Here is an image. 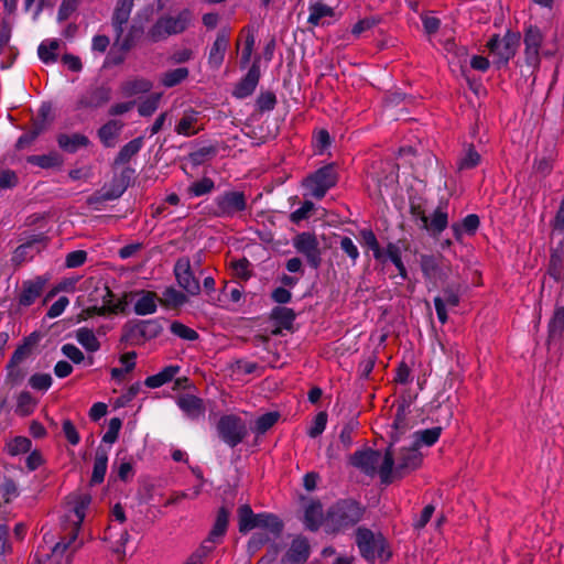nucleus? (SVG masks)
<instances>
[{
  "instance_id": "obj_1",
  "label": "nucleus",
  "mask_w": 564,
  "mask_h": 564,
  "mask_svg": "<svg viewBox=\"0 0 564 564\" xmlns=\"http://www.w3.org/2000/svg\"><path fill=\"white\" fill-rule=\"evenodd\" d=\"M238 519L241 533L258 530L248 543L250 551H256L271 539L278 538L283 530V523L276 516L267 512L254 513L249 505L239 507Z\"/></svg>"
},
{
  "instance_id": "obj_2",
  "label": "nucleus",
  "mask_w": 564,
  "mask_h": 564,
  "mask_svg": "<svg viewBox=\"0 0 564 564\" xmlns=\"http://www.w3.org/2000/svg\"><path fill=\"white\" fill-rule=\"evenodd\" d=\"M364 509L354 500H340L334 503L324 519L327 532L337 533L354 527L360 521Z\"/></svg>"
},
{
  "instance_id": "obj_3",
  "label": "nucleus",
  "mask_w": 564,
  "mask_h": 564,
  "mask_svg": "<svg viewBox=\"0 0 564 564\" xmlns=\"http://www.w3.org/2000/svg\"><path fill=\"white\" fill-rule=\"evenodd\" d=\"M350 463L367 475H373L378 470L382 482H391L393 455L390 451L383 457L377 451H358L351 456Z\"/></svg>"
},
{
  "instance_id": "obj_4",
  "label": "nucleus",
  "mask_w": 564,
  "mask_h": 564,
  "mask_svg": "<svg viewBox=\"0 0 564 564\" xmlns=\"http://www.w3.org/2000/svg\"><path fill=\"white\" fill-rule=\"evenodd\" d=\"M90 497L86 494L70 496L66 502V519L72 524L67 542L61 541L53 549L54 554L64 553L77 539V533L84 521Z\"/></svg>"
},
{
  "instance_id": "obj_5",
  "label": "nucleus",
  "mask_w": 564,
  "mask_h": 564,
  "mask_svg": "<svg viewBox=\"0 0 564 564\" xmlns=\"http://www.w3.org/2000/svg\"><path fill=\"white\" fill-rule=\"evenodd\" d=\"M193 21V13L189 9H184L175 15L161 17L148 31V37L151 42H160L171 35H177L188 29Z\"/></svg>"
},
{
  "instance_id": "obj_6",
  "label": "nucleus",
  "mask_w": 564,
  "mask_h": 564,
  "mask_svg": "<svg viewBox=\"0 0 564 564\" xmlns=\"http://www.w3.org/2000/svg\"><path fill=\"white\" fill-rule=\"evenodd\" d=\"M356 543L362 557L369 562H375L376 560L387 561L391 555L386 547V540L380 532L358 528Z\"/></svg>"
},
{
  "instance_id": "obj_7",
  "label": "nucleus",
  "mask_w": 564,
  "mask_h": 564,
  "mask_svg": "<svg viewBox=\"0 0 564 564\" xmlns=\"http://www.w3.org/2000/svg\"><path fill=\"white\" fill-rule=\"evenodd\" d=\"M134 0H119L112 15V26L116 32L115 45L123 52L129 51L134 41L133 30L124 34V25L127 24L133 7Z\"/></svg>"
},
{
  "instance_id": "obj_8",
  "label": "nucleus",
  "mask_w": 564,
  "mask_h": 564,
  "mask_svg": "<svg viewBox=\"0 0 564 564\" xmlns=\"http://www.w3.org/2000/svg\"><path fill=\"white\" fill-rule=\"evenodd\" d=\"M336 182L337 175L334 166L326 165L307 176L303 185L308 189L311 196L321 199L329 188L335 186Z\"/></svg>"
},
{
  "instance_id": "obj_9",
  "label": "nucleus",
  "mask_w": 564,
  "mask_h": 564,
  "mask_svg": "<svg viewBox=\"0 0 564 564\" xmlns=\"http://www.w3.org/2000/svg\"><path fill=\"white\" fill-rule=\"evenodd\" d=\"M519 44L520 34L508 31L501 37L494 35L488 42V48L498 63L506 64L516 55Z\"/></svg>"
},
{
  "instance_id": "obj_10",
  "label": "nucleus",
  "mask_w": 564,
  "mask_h": 564,
  "mask_svg": "<svg viewBox=\"0 0 564 564\" xmlns=\"http://www.w3.org/2000/svg\"><path fill=\"white\" fill-rule=\"evenodd\" d=\"M218 432L227 445L235 447L246 437L247 426L239 416L225 415L218 422Z\"/></svg>"
},
{
  "instance_id": "obj_11",
  "label": "nucleus",
  "mask_w": 564,
  "mask_h": 564,
  "mask_svg": "<svg viewBox=\"0 0 564 564\" xmlns=\"http://www.w3.org/2000/svg\"><path fill=\"white\" fill-rule=\"evenodd\" d=\"M423 276L432 286H437L447 280L449 265L445 264L440 257L422 256L420 260Z\"/></svg>"
},
{
  "instance_id": "obj_12",
  "label": "nucleus",
  "mask_w": 564,
  "mask_h": 564,
  "mask_svg": "<svg viewBox=\"0 0 564 564\" xmlns=\"http://www.w3.org/2000/svg\"><path fill=\"white\" fill-rule=\"evenodd\" d=\"M460 302V286L447 285L443 289L442 294L434 297V306L437 319L441 324L448 321L447 308L458 306Z\"/></svg>"
},
{
  "instance_id": "obj_13",
  "label": "nucleus",
  "mask_w": 564,
  "mask_h": 564,
  "mask_svg": "<svg viewBox=\"0 0 564 564\" xmlns=\"http://www.w3.org/2000/svg\"><path fill=\"white\" fill-rule=\"evenodd\" d=\"M293 246L297 252L302 253L307 262L317 268L321 263V250L317 238L310 232H302L293 240Z\"/></svg>"
},
{
  "instance_id": "obj_14",
  "label": "nucleus",
  "mask_w": 564,
  "mask_h": 564,
  "mask_svg": "<svg viewBox=\"0 0 564 564\" xmlns=\"http://www.w3.org/2000/svg\"><path fill=\"white\" fill-rule=\"evenodd\" d=\"M216 215L217 216H232L238 212L246 209L247 203L243 193L241 192H226L215 199Z\"/></svg>"
},
{
  "instance_id": "obj_15",
  "label": "nucleus",
  "mask_w": 564,
  "mask_h": 564,
  "mask_svg": "<svg viewBox=\"0 0 564 564\" xmlns=\"http://www.w3.org/2000/svg\"><path fill=\"white\" fill-rule=\"evenodd\" d=\"M524 56L525 63L538 68L540 65V51L543 42V34L536 26H530L524 33Z\"/></svg>"
},
{
  "instance_id": "obj_16",
  "label": "nucleus",
  "mask_w": 564,
  "mask_h": 564,
  "mask_svg": "<svg viewBox=\"0 0 564 564\" xmlns=\"http://www.w3.org/2000/svg\"><path fill=\"white\" fill-rule=\"evenodd\" d=\"M174 272L177 283L181 288H183L191 295L198 294L200 289L199 282L195 279L188 260H178L174 267Z\"/></svg>"
},
{
  "instance_id": "obj_17",
  "label": "nucleus",
  "mask_w": 564,
  "mask_h": 564,
  "mask_svg": "<svg viewBox=\"0 0 564 564\" xmlns=\"http://www.w3.org/2000/svg\"><path fill=\"white\" fill-rule=\"evenodd\" d=\"M46 283L47 278L44 276H36L32 280L24 281L18 297L19 305L23 307L31 306L41 295Z\"/></svg>"
},
{
  "instance_id": "obj_18",
  "label": "nucleus",
  "mask_w": 564,
  "mask_h": 564,
  "mask_svg": "<svg viewBox=\"0 0 564 564\" xmlns=\"http://www.w3.org/2000/svg\"><path fill=\"white\" fill-rule=\"evenodd\" d=\"M104 540L108 543L109 549L121 557L126 553L129 533L123 527L111 524L107 528Z\"/></svg>"
},
{
  "instance_id": "obj_19",
  "label": "nucleus",
  "mask_w": 564,
  "mask_h": 564,
  "mask_svg": "<svg viewBox=\"0 0 564 564\" xmlns=\"http://www.w3.org/2000/svg\"><path fill=\"white\" fill-rule=\"evenodd\" d=\"M422 463V455L419 449L410 444L409 447H403L398 457L395 473L399 475L406 474L416 469Z\"/></svg>"
},
{
  "instance_id": "obj_20",
  "label": "nucleus",
  "mask_w": 564,
  "mask_h": 564,
  "mask_svg": "<svg viewBox=\"0 0 564 564\" xmlns=\"http://www.w3.org/2000/svg\"><path fill=\"white\" fill-rule=\"evenodd\" d=\"M310 555V545L305 538L297 536L293 540L285 556L282 558V564H302Z\"/></svg>"
},
{
  "instance_id": "obj_21",
  "label": "nucleus",
  "mask_w": 564,
  "mask_h": 564,
  "mask_svg": "<svg viewBox=\"0 0 564 564\" xmlns=\"http://www.w3.org/2000/svg\"><path fill=\"white\" fill-rule=\"evenodd\" d=\"M260 69L258 64H253L246 76L237 84L234 89V96L237 98H246L250 96L259 83Z\"/></svg>"
},
{
  "instance_id": "obj_22",
  "label": "nucleus",
  "mask_w": 564,
  "mask_h": 564,
  "mask_svg": "<svg viewBox=\"0 0 564 564\" xmlns=\"http://www.w3.org/2000/svg\"><path fill=\"white\" fill-rule=\"evenodd\" d=\"M228 46H229L228 35L225 32L219 33L216 36V40L214 41V43L209 50V53H208V65L212 68L218 69L221 66V64L225 59V55L228 50Z\"/></svg>"
},
{
  "instance_id": "obj_23",
  "label": "nucleus",
  "mask_w": 564,
  "mask_h": 564,
  "mask_svg": "<svg viewBox=\"0 0 564 564\" xmlns=\"http://www.w3.org/2000/svg\"><path fill=\"white\" fill-rule=\"evenodd\" d=\"M335 17V11L332 7L317 1L310 6V15L307 22L313 26L329 24Z\"/></svg>"
},
{
  "instance_id": "obj_24",
  "label": "nucleus",
  "mask_w": 564,
  "mask_h": 564,
  "mask_svg": "<svg viewBox=\"0 0 564 564\" xmlns=\"http://www.w3.org/2000/svg\"><path fill=\"white\" fill-rule=\"evenodd\" d=\"M176 403L183 413L192 420L198 419L205 413L203 400L193 394L180 397Z\"/></svg>"
},
{
  "instance_id": "obj_25",
  "label": "nucleus",
  "mask_w": 564,
  "mask_h": 564,
  "mask_svg": "<svg viewBox=\"0 0 564 564\" xmlns=\"http://www.w3.org/2000/svg\"><path fill=\"white\" fill-rule=\"evenodd\" d=\"M89 143V139L82 133H61L57 135L58 147L67 153H75L80 148L88 147Z\"/></svg>"
},
{
  "instance_id": "obj_26",
  "label": "nucleus",
  "mask_w": 564,
  "mask_h": 564,
  "mask_svg": "<svg viewBox=\"0 0 564 564\" xmlns=\"http://www.w3.org/2000/svg\"><path fill=\"white\" fill-rule=\"evenodd\" d=\"M174 130L177 134L184 137H192L198 133L202 130V127L198 124V112L194 110L185 111Z\"/></svg>"
},
{
  "instance_id": "obj_27",
  "label": "nucleus",
  "mask_w": 564,
  "mask_h": 564,
  "mask_svg": "<svg viewBox=\"0 0 564 564\" xmlns=\"http://www.w3.org/2000/svg\"><path fill=\"white\" fill-rule=\"evenodd\" d=\"M123 128V123L119 120H109L98 130L100 142L106 148H112Z\"/></svg>"
},
{
  "instance_id": "obj_28",
  "label": "nucleus",
  "mask_w": 564,
  "mask_h": 564,
  "mask_svg": "<svg viewBox=\"0 0 564 564\" xmlns=\"http://www.w3.org/2000/svg\"><path fill=\"white\" fill-rule=\"evenodd\" d=\"M111 98L110 89L107 87H96L89 90L80 100L85 108H99L106 105Z\"/></svg>"
},
{
  "instance_id": "obj_29",
  "label": "nucleus",
  "mask_w": 564,
  "mask_h": 564,
  "mask_svg": "<svg viewBox=\"0 0 564 564\" xmlns=\"http://www.w3.org/2000/svg\"><path fill=\"white\" fill-rule=\"evenodd\" d=\"M180 370L181 367L177 365L166 366L158 373L149 376L145 379L144 384L151 389L160 388L165 383L172 381V379L180 372Z\"/></svg>"
},
{
  "instance_id": "obj_30",
  "label": "nucleus",
  "mask_w": 564,
  "mask_h": 564,
  "mask_svg": "<svg viewBox=\"0 0 564 564\" xmlns=\"http://www.w3.org/2000/svg\"><path fill=\"white\" fill-rule=\"evenodd\" d=\"M152 88V83L145 78H133L126 80L120 85L121 96L130 98L139 94L148 93Z\"/></svg>"
},
{
  "instance_id": "obj_31",
  "label": "nucleus",
  "mask_w": 564,
  "mask_h": 564,
  "mask_svg": "<svg viewBox=\"0 0 564 564\" xmlns=\"http://www.w3.org/2000/svg\"><path fill=\"white\" fill-rule=\"evenodd\" d=\"M323 508L317 501L308 503L304 512L305 527L312 531H316L321 525L324 527Z\"/></svg>"
},
{
  "instance_id": "obj_32",
  "label": "nucleus",
  "mask_w": 564,
  "mask_h": 564,
  "mask_svg": "<svg viewBox=\"0 0 564 564\" xmlns=\"http://www.w3.org/2000/svg\"><path fill=\"white\" fill-rule=\"evenodd\" d=\"M156 307V295L150 291L142 292L134 303V312L138 315L153 314Z\"/></svg>"
},
{
  "instance_id": "obj_33",
  "label": "nucleus",
  "mask_w": 564,
  "mask_h": 564,
  "mask_svg": "<svg viewBox=\"0 0 564 564\" xmlns=\"http://www.w3.org/2000/svg\"><path fill=\"white\" fill-rule=\"evenodd\" d=\"M442 429L440 426L417 431L413 434V441L411 442V444L415 446L417 449L422 445L432 446L438 441Z\"/></svg>"
},
{
  "instance_id": "obj_34",
  "label": "nucleus",
  "mask_w": 564,
  "mask_h": 564,
  "mask_svg": "<svg viewBox=\"0 0 564 564\" xmlns=\"http://www.w3.org/2000/svg\"><path fill=\"white\" fill-rule=\"evenodd\" d=\"M143 147V138L139 137L131 141H129L127 144H124L121 150L119 151L115 163L117 165H122L128 163Z\"/></svg>"
},
{
  "instance_id": "obj_35",
  "label": "nucleus",
  "mask_w": 564,
  "mask_h": 564,
  "mask_svg": "<svg viewBox=\"0 0 564 564\" xmlns=\"http://www.w3.org/2000/svg\"><path fill=\"white\" fill-rule=\"evenodd\" d=\"M229 521V512L226 508H220L217 512V517L213 529L209 533L210 542H218L226 533Z\"/></svg>"
},
{
  "instance_id": "obj_36",
  "label": "nucleus",
  "mask_w": 564,
  "mask_h": 564,
  "mask_svg": "<svg viewBox=\"0 0 564 564\" xmlns=\"http://www.w3.org/2000/svg\"><path fill=\"white\" fill-rule=\"evenodd\" d=\"M58 40H45L37 47L40 59L45 64H52L57 61Z\"/></svg>"
},
{
  "instance_id": "obj_37",
  "label": "nucleus",
  "mask_w": 564,
  "mask_h": 564,
  "mask_svg": "<svg viewBox=\"0 0 564 564\" xmlns=\"http://www.w3.org/2000/svg\"><path fill=\"white\" fill-rule=\"evenodd\" d=\"M189 75L187 67H177L163 73L160 77L161 84L171 88L183 83Z\"/></svg>"
},
{
  "instance_id": "obj_38",
  "label": "nucleus",
  "mask_w": 564,
  "mask_h": 564,
  "mask_svg": "<svg viewBox=\"0 0 564 564\" xmlns=\"http://www.w3.org/2000/svg\"><path fill=\"white\" fill-rule=\"evenodd\" d=\"M481 156L473 145L466 147L457 161V169L459 171L470 170L480 163Z\"/></svg>"
},
{
  "instance_id": "obj_39",
  "label": "nucleus",
  "mask_w": 564,
  "mask_h": 564,
  "mask_svg": "<svg viewBox=\"0 0 564 564\" xmlns=\"http://www.w3.org/2000/svg\"><path fill=\"white\" fill-rule=\"evenodd\" d=\"M108 466V454L105 451L98 449L94 460V468L91 475V484H100L105 479Z\"/></svg>"
},
{
  "instance_id": "obj_40",
  "label": "nucleus",
  "mask_w": 564,
  "mask_h": 564,
  "mask_svg": "<svg viewBox=\"0 0 564 564\" xmlns=\"http://www.w3.org/2000/svg\"><path fill=\"white\" fill-rule=\"evenodd\" d=\"M76 340L88 351L95 352L99 349L100 344L97 339L95 333L87 328L82 327L76 330L75 334Z\"/></svg>"
},
{
  "instance_id": "obj_41",
  "label": "nucleus",
  "mask_w": 564,
  "mask_h": 564,
  "mask_svg": "<svg viewBox=\"0 0 564 564\" xmlns=\"http://www.w3.org/2000/svg\"><path fill=\"white\" fill-rule=\"evenodd\" d=\"M479 217L475 214L467 215L462 224H454L452 226V229L454 231V236L456 239H460L464 232H467L469 235L475 234V231L479 227Z\"/></svg>"
},
{
  "instance_id": "obj_42",
  "label": "nucleus",
  "mask_w": 564,
  "mask_h": 564,
  "mask_svg": "<svg viewBox=\"0 0 564 564\" xmlns=\"http://www.w3.org/2000/svg\"><path fill=\"white\" fill-rule=\"evenodd\" d=\"M28 163L42 169L59 166L63 163L62 156L56 152H50L43 155H31L26 159Z\"/></svg>"
},
{
  "instance_id": "obj_43",
  "label": "nucleus",
  "mask_w": 564,
  "mask_h": 564,
  "mask_svg": "<svg viewBox=\"0 0 564 564\" xmlns=\"http://www.w3.org/2000/svg\"><path fill=\"white\" fill-rule=\"evenodd\" d=\"M31 440L25 436H15L14 438L10 440L7 445V452L12 455L17 456L23 453H26L31 448Z\"/></svg>"
},
{
  "instance_id": "obj_44",
  "label": "nucleus",
  "mask_w": 564,
  "mask_h": 564,
  "mask_svg": "<svg viewBox=\"0 0 564 564\" xmlns=\"http://www.w3.org/2000/svg\"><path fill=\"white\" fill-rule=\"evenodd\" d=\"M564 332V307H556L549 323V335L552 338L562 336Z\"/></svg>"
},
{
  "instance_id": "obj_45",
  "label": "nucleus",
  "mask_w": 564,
  "mask_h": 564,
  "mask_svg": "<svg viewBox=\"0 0 564 564\" xmlns=\"http://www.w3.org/2000/svg\"><path fill=\"white\" fill-rule=\"evenodd\" d=\"M170 330L174 336L183 340L194 341L198 339V333L195 329L177 321L171 323Z\"/></svg>"
},
{
  "instance_id": "obj_46",
  "label": "nucleus",
  "mask_w": 564,
  "mask_h": 564,
  "mask_svg": "<svg viewBox=\"0 0 564 564\" xmlns=\"http://www.w3.org/2000/svg\"><path fill=\"white\" fill-rule=\"evenodd\" d=\"M447 224H448L447 212L444 207L440 206L434 210V213L431 217L429 229H431L432 231H434L436 234H440L447 227Z\"/></svg>"
},
{
  "instance_id": "obj_47",
  "label": "nucleus",
  "mask_w": 564,
  "mask_h": 564,
  "mask_svg": "<svg viewBox=\"0 0 564 564\" xmlns=\"http://www.w3.org/2000/svg\"><path fill=\"white\" fill-rule=\"evenodd\" d=\"M387 260H390L398 269L400 276L406 279V269L401 259L400 248L394 243H389L386 248Z\"/></svg>"
},
{
  "instance_id": "obj_48",
  "label": "nucleus",
  "mask_w": 564,
  "mask_h": 564,
  "mask_svg": "<svg viewBox=\"0 0 564 564\" xmlns=\"http://www.w3.org/2000/svg\"><path fill=\"white\" fill-rule=\"evenodd\" d=\"M36 405L35 399L26 391L21 392L17 400V413L20 415L31 414Z\"/></svg>"
},
{
  "instance_id": "obj_49",
  "label": "nucleus",
  "mask_w": 564,
  "mask_h": 564,
  "mask_svg": "<svg viewBox=\"0 0 564 564\" xmlns=\"http://www.w3.org/2000/svg\"><path fill=\"white\" fill-rule=\"evenodd\" d=\"M278 419L279 413L276 412L264 413L254 421L253 431L263 434L276 423Z\"/></svg>"
},
{
  "instance_id": "obj_50",
  "label": "nucleus",
  "mask_w": 564,
  "mask_h": 564,
  "mask_svg": "<svg viewBox=\"0 0 564 564\" xmlns=\"http://www.w3.org/2000/svg\"><path fill=\"white\" fill-rule=\"evenodd\" d=\"M213 188L214 182L208 177H204L189 185L188 194L193 197H198L209 193Z\"/></svg>"
},
{
  "instance_id": "obj_51",
  "label": "nucleus",
  "mask_w": 564,
  "mask_h": 564,
  "mask_svg": "<svg viewBox=\"0 0 564 564\" xmlns=\"http://www.w3.org/2000/svg\"><path fill=\"white\" fill-rule=\"evenodd\" d=\"M53 383L50 373H35L29 379V384L32 389L39 391H47Z\"/></svg>"
},
{
  "instance_id": "obj_52",
  "label": "nucleus",
  "mask_w": 564,
  "mask_h": 564,
  "mask_svg": "<svg viewBox=\"0 0 564 564\" xmlns=\"http://www.w3.org/2000/svg\"><path fill=\"white\" fill-rule=\"evenodd\" d=\"M164 303L169 306L177 307L186 303L187 297L174 288H167L163 292Z\"/></svg>"
},
{
  "instance_id": "obj_53",
  "label": "nucleus",
  "mask_w": 564,
  "mask_h": 564,
  "mask_svg": "<svg viewBox=\"0 0 564 564\" xmlns=\"http://www.w3.org/2000/svg\"><path fill=\"white\" fill-rule=\"evenodd\" d=\"M160 99H161V94H155V95H152V96L148 97L147 99H144L139 105V109H138L139 113L143 117H149L152 113H154L159 107Z\"/></svg>"
},
{
  "instance_id": "obj_54",
  "label": "nucleus",
  "mask_w": 564,
  "mask_h": 564,
  "mask_svg": "<svg viewBox=\"0 0 564 564\" xmlns=\"http://www.w3.org/2000/svg\"><path fill=\"white\" fill-rule=\"evenodd\" d=\"M195 53L189 47H177L169 56V61L172 64H183L192 61Z\"/></svg>"
},
{
  "instance_id": "obj_55",
  "label": "nucleus",
  "mask_w": 564,
  "mask_h": 564,
  "mask_svg": "<svg viewBox=\"0 0 564 564\" xmlns=\"http://www.w3.org/2000/svg\"><path fill=\"white\" fill-rule=\"evenodd\" d=\"M314 208L315 205L311 200H305L300 208L291 213L290 220L293 224H299L302 220L307 219L311 216Z\"/></svg>"
},
{
  "instance_id": "obj_56",
  "label": "nucleus",
  "mask_w": 564,
  "mask_h": 564,
  "mask_svg": "<svg viewBox=\"0 0 564 564\" xmlns=\"http://www.w3.org/2000/svg\"><path fill=\"white\" fill-rule=\"evenodd\" d=\"M121 425H122V422L119 417H112L109 421L107 432L102 436V442L108 443V444H113L119 436Z\"/></svg>"
},
{
  "instance_id": "obj_57",
  "label": "nucleus",
  "mask_w": 564,
  "mask_h": 564,
  "mask_svg": "<svg viewBox=\"0 0 564 564\" xmlns=\"http://www.w3.org/2000/svg\"><path fill=\"white\" fill-rule=\"evenodd\" d=\"M62 354L72 360L74 364L78 365L85 361V356L83 351L73 344H65L61 348Z\"/></svg>"
},
{
  "instance_id": "obj_58",
  "label": "nucleus",
  "mask_w": 564,
  "mask_h": 564,
  "mask_svg": "<svg viewBox=\"0 0 564 564\" xmlns=\"http://www.w3.org/2000/svg\"><path fill=\"white\" fill-rule=\"evenodd\" d=\"M326 424H327V414L325 412H319L315 416L314 422L308 430V435L313 438L317 437L318 435H321L324 432V430L326 429Z\"/></svg>"
},
{
  "instance_id": "obj_59",
  "label": "nucleus",
  "mask_w": 564,
  "mask_h": 564,
  "mask_svg": "<svg viewBox=\"0 0 564 564\" xmlns=\"http://www.w3.org/2000/svg\"><path fill=\"white\" fill-rule=\"evenodd\" d=\"M340 249L350 258L355 264L359 258V251L356 243L349 237H343L340 240Z\"/></svg>"
},
{
  "instance_id": "obj_60",
  "label": "nucleus",
  "mask_w": 564,
  "mask_h": 564,
  "mask_svg": "<svg viewBox=\"0 0 564 564\" xmlns=\"http://www.w3.org/2000/svg\"><path fill=\"white\" fill-rule=\"evenodd\" d=\"M87 253L84 250H76L67 253L65 258V265L67 268H78L85 263Z\"/></svg>"
},
{
  "instance_id": "obj_61",
  "label": "nucleus",
  "mask_w": 564,
  "mask_h": 564,
  "mask_svg": "<svg viewBox=\"0 0 564 564\" xmlns=\"http://www.w3.org/2000/svg\"><path fill=\"white\" fill-rule=\"evenodd\" d=\"M68 304H69V300L66 296H61L56 302H54L50 306V308L46 313V316L48 318H56V317L61 316L65 312Z\"/></svg>"
},
{
  "instance_id": "obj_62",
  "label": "nucleus",
  "mask_w": 564,
  "mask_h": 564,
  "mask_svg": "<svg viewBox=\"0 0 564 564\" xmlns=\"http://www.w3.org/2000/svg\"><path fill=\"white\" fill-rule=\"evenodd\" d=\"M140 330L144 336L156 337L162 332V326L155 319L144 321L140 325Z\"/></svg>"
},
{
  "instance_id": "obj_63",
  "label": "nucleus",
  "mask_w": 564,
  "mask_h": 564,
  "mask_svg": "<svg viewBox=\"0 0 564 564\" xmlns=\"http://www.w3.org/2000/svg\"><path fill=\"white\" fill-rule=\"evenodd\" d=\"M275 96L270 91L262 93L257 99L258 108L262 111L272 110L275 106Z\"/></svg>"
},
{
  "instance_id": "obj_64",
  "label": "nucleus",
  "mask_w": 564,
  "mask_h": 564,
  "mask_svg": "<svg viewBox=\"0 0 564 564\" xmlns=\"http://www.w3.org/2000/svg\"><path fill=\"white\" fill-rule=\"evenodd\" d=\"M63 433L65 435V437L67 438V441L69 442V444L72 445H77L80 441V436L75 427V425L69 421V420H65L63 422Z\"/></svg>"
}]
</instances>
